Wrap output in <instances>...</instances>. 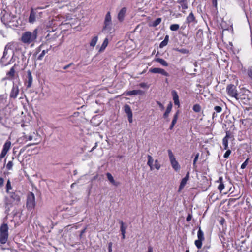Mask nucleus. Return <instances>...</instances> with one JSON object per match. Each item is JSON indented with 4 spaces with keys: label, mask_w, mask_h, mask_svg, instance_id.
<instances>
[{
    "label": "nucleus",
    "mask_w": 252,
    "mask_h": 252,
    "mask_svg": "<svg viewBox=\"0 0 252 252\" xmlns=\"http://www.w3.org/2000/svg\"><path fill=\"white\" fill-rule=\"evenodd\" d=\"M191 218H192V215L191 214H188V215L186 218L187 221H188V222L189 221L191 220Z\"/></svg>",
    "instance_id": "obj_56"
},
{
    "label": "nucleus",
    "mask_w": 252,
    "mask_h": 252,
    "mask_svg": "<svg viewBox=\"0 0 252 252\" xmlns=\"http://www.w3.org/2000/svg\"><path fill=\"white\" fill-rule=\"evenodd\" d=\"M172 107V104L171 103H170L168 104V106H167V107L166 108V111H165V112L164 114V117L166 118V117H168L169 114L170 113V112L171 111Z\"/></svg>",
    "instance_id": "obj_35"
},
{
    "label": "nucleus",
    "mask_w": 252,
    "mask_h": 252,
    "mask_svg": "<svg viewBox=\"0 0 252 252\" xmlns=\"http://www.w3.org/2000/svg\"><path fill=\"white\" fill-rule=\"evenodd\" d=\"M32 80L33 79L31 71L30 70H29L27 71V79L25 82L27 88H29L31 87L32 83Z\"/></svg>",
    "instance_id": "obj_14"
},
{
    "label": "nucleus",
    "mask_w": 252,
    "mask_h": 252,
    "mask_svg": "<svg viewBox=\"0 0 252 252\" xmlns=\"http://www.w3.org/2000/svg\"><path fill=\"white\" fill-rule=\"evenodd\" d=\"M36 12L33 9H32L30 13V15L29 18V22L31 23H33L36 20L35 16Z\"/></svg>",
    "instance_id": "obj_22"
},
{
    "label": "nucleus",
    "mask_w": 252,
    "mask_h": 252,
    "mask_svg": "<svg viewBox=\"0 0 252 252\" xmlns=\"http://www.w3.org/2000/svg\"><path fill=\"white\" fill-rule=\"evenodd\" d=\"M72 64V63H70V64H68V65H67L64 66L63 67V69H67V68H68V67H70Z\"/></svg>",
    "instance_id": "obj_61"
},
{
    "label": "nucleus",
    "mask_w": 252,
    "mask_h": 252,
    "mask_svg": "<svg viewBox=\"0 0 252 252\" xmlns=\"http://www.w3.org/2000/svg\"><path fill=\"white\" fill-rule=\"evenodd\" d=\"M198 157H199V154L197 153L196 154V155L195 156V157L194 159V160H193V165L195 166V163H196V162L197 161V160H198Z\"/></svg>",
    "instance_id": "obj_55"
},
{
    "label": "nucleus",
    "mask_w": 252,
    "mask_h": 252,
    "mask_svg": "<svg viewBox=\"0 0 252 252\" xmlns=\"http://www.w3.org/2000/svg\"><path fill=\"white\" fill-rule=\"evenodd\" d=\"M249 158H247L241 165V168L244 169L246 168L248 163Z\"/></svg>",
    "instance_id": "obj_46"
},
{
    "label": "nucleus",
    "mask_w": 252,
    "mask_h": 252,
    "mask_svg": "<svg viewBox=\"0 0 252 252\" xmlns=\"http://www.w3.org/2000/svg\"><path fill=\"white\" fill-rule=\"evenodd\" d=\"M155 61L159 63L161 65L163 66H167L168 65V63L167 62L162 58H156L155 59Z\"/></svg>",
    "instance_id": "obj_28"
},
{
    "label": "nucleus",
    "mask_w": 252,
    "mask_h": 252,
    "mask_svg": "<svg viewBox=\"0 0 252 252\" xmlns=\"http://www.w3.org/2000/svg\"><path fill=\"white\" fill-rule=\"evenodd\" d=\"M168 156L172 168L176 171H178L180 169V166L178 161L176 160L175 157L170 149L168 150Z\"/></svg>",
    "instance_id": "obj_7"
},
{
    "label": "nucleus",
    "mask_w": 252,
    "mask_h": 252,
    "mask_svg": "<svg viewBox=\"0 0 252 252\" xmlns=\"http://www.w3.org/2000/svg\"><path fill=\"white\" fill-rule=\"evenodd\" d=\"M10 146L11 142L9 141H7L3 145V150L8 152L10 148Z\"/></svg>",
    "instance_id": "obj_36"
},
{
    "label": "nucleus",
    "mask_w": 252,
    "mask_h": 252,
    "mask_svg": "<svg viewBox=\"0 0 252 252\" xmlns=\"http://www.w3.org/2000/svg\"><path fill=\"white\" fill-rule=\"evenodd\" d=\"M231 150H227L225 153L224 154L223 157L224 158H227L229 156L230 154H231Z\"/></svg>",
    "instance_id": "obj_50"
},
{
    "label": "nucleus",
    "mask_w": 252,
    "mask_h": 252,
    "mask_svg": "<svg viewBox=\"0 0 252 252\" xmlns=\"http://www.w3.org/2000/svg\"><path fill=\"white\" fill-rule=\"evenodd\" d=\"M149 72L152 73H159L165 76H169V74L164 69L161 68H151L149 70Z\"/></svg>",
    "instance_id": "obj_12"
},
{
    "label": "nucleus",
    "mask_w": 252,
    "mask_h": 252,
    "mask_svg": "<svg viewBox=\"0 0 252 252\" xmlns=\"http://www.w3.org/2000/svg\"><path fill=\"white\" fill-rule=\"evenodd\" d=\"M186 22L188 24V26H189L190 25H195L196 24H197V20H196L195 16L192 12H190L189 14L187 17Z\"/></svg>",
    "instance_id": "obj_11"
},
{
    "label": "nucleus",
    "mask_w": 252,
    "mask_h": 252,
    "mask_svg": "<svg viewBox=\"0 0 252 252\" xmlns=\"http://www.w3.org/2000/svg\"><path fill=\"white\" fill-rule=\"evenodd\" d=\"M144 93V92L141 90H134L127 92L126 93V95L130 96L137 94H143Z\"/></svg>",
    "instance_id": "obj_19"
},
{
    "label": "nucleus",
    "mask_w": 252,
    "mask_h": 252,
    "mask_svg": "<svg viewBox=\"0 0 252 252\" xmlns=\"http://www.w3.org/2000/svg\"><path fill=\"white\" fill-rule=\"evenodd\" d=\"M107 177L108 178V180L109 181V182L113 184L115 186H118L120 185V183L118 182H116L112 175L110 173H107L106 174Z\"/></svg>",
    "instance_id": "obj_20"
},
{
    "label": "nucleus",
    "mask_w": 252,
    "mask_h": 252,
    "mask_svg": "<svg viewBox=\"0 0 252 252\" xmlns=\"http://www.w3.org/2000/svg\"><path fill=\"white\" fill-rule=\"evenodd\" d=\"M189 172H188L187 174H186V176L184 178L182 179V180L180 183V185L179 188V191H181L184 188V187L185 186V185H186V184L187 183V181L189 180Z\"/></svg>",
    "instance_id": "obj_18"
},
{
    "label": "nucleus",
    "mask_w": 252,
    "mask_h": 252,
    "mask_svg": "<svg viewBox=\"0 0 252 252\" xmlns=\"http://www.w3.org/2000/svg\"><path fill=\"white\" fill-rule=\"evenodd\" d=\"M233 136L231 135V133L229 131H227L226 132V136L224 138H226V139H228L229 138H231Z\"/></svg>",
    "instance_id": "obj_48"
},
{
    "label": "nucleus",
    "mask_w": 252,
    "mask_h": 252,
    "mask_svg": "<svg viewBox=\"0 0 252 252\" xmlns=\"http://www.w3.org/2000/svg\"><path fill=\"white\" fill-rule=\"evenodd\" d=\"M35 205V196L32 192H29L27 195V206L29 209L33 208Z\"/></svg>",
    "instance_id": "obj_10"
},
{
    "label": "nucleus",
    "mask_w": 252,
    "mask_h": 252,
    "mask_svg": "<svg viewBox=\"0 0 252 252\" xmlns=\"http://www.w3.org/2000/svg\"><path fill=\"white\" fill-rule=\"evenodd\" d=\"M5 188H6V192L7 193H10V192H11L10 190H12V189L11 183V182L9 179H8L7 181Z\"/></svg>",
    "instance_id": "obj_30"
},
{
    "label": "nucleus",
    "mask_w": 252,
    "mask_h": 252,
    "mask_svg": "<svg viewBox=\"0 0 252 252\" xmlns=\"http://www.w3.org/2000/svg\"><path fill=\"white\" fill-rule=\"evenodd\" d=\"M15 69L14 67H12L11 68L10 71L7 73V76L9 79H12L15 74Z\"/></svg>",
    "instance_id": "obj_33"
},
{
    "label": "nucleus",
    "mask_w": 252,
    "mask_h": 252,
    "mask_svg": "<svg viewBox=\"0 0 252 252\" xmlns=\"http://www.w3.org/2000/svg\"><path fill=\"white\" fill-rule=\"evenodd\" d=\"M162 19L161 18H158L156 19L155 21L151 22L150 26L154 27H156L161 22Z\"/></svg>",
    "instance_id": "obj_31"
},
{
    "label": "nucleus",
    "mask_w": 252,
    "mask_h": 252,
    "mask_svg": "<svg viewBox=\"0 0 252 252\" xmlns=\"http://www.w3.org/2000/svg\"><path fill=\"white\" fill-rule=\"evenodd\" d=\"M168 43L163 40L159 45V47L162 48L167 45Z\"/></svg>",
    "instance_id": "obj_51"
},
{
    "label": "nucleus",
    "mask_w": 252,
    "mask_h": 252,
    "mask_svg": "<svg viewBox=\"0 0 252 252\" xmlns=\"http://www.w3.org/2000/svg\"><path fill=\"white\" fill-rule=\"evenodd\" d=\"M250 93L251 92L249 90L243 88L240 90V92L237 95L236 99L244 104H247L250 101Z\"/></svg>",
    "instance_id": "obj_2"
},
{
    "label": "nucleus",
    "mask_w": 252,
    "mask_h": 252,
    "mask_svg": "<svg viewBox=\"0 0 252 252\" xmlns=\"http://www.w3.org/2000/svg\"><path fill=\"white\" fill-rule=\"evenodd\" d=\"M174 50L176 51H178L181 53L184 54H188L189 53V50L185 49V48H181V49L176 48Z\"/></svg>",
    "instance_id": "obj_38"
},
{
    "label": "nucleus",
    "mask_w": 252,
    "mask_h": 252,
    "mask_svg": "<svg viewBox=\"0 0 252 252\" xmlns=\"http://www.w3.org/2000/svg\"><path fill=\"white\" fill-rule=\"evenodd\" d=\"M44 44H42L41 45H40L38 47V48L37 49V51H36V52L37 53L38 52H39L41 50V49L43 48L44 47Z\"/></svg>",
    "instance_id": "obj_57"
},
{
    "label": "nucleus",
    "mask_w": 252,
    "mask_h": 252,
    "mask_svg": "<svg viewBox=\"0 0 252 252\" xmlns=\"http://www.w3.org/2000/svg\"><path fill=\"white\" fill-rule=\"evenodd\" d=\"M9 113L8 110H0V122L3 119L6 118L9 115Z\"/></svg>",
    "instance_id": "obj_25"
},
{
    "label": "nucleus",
    "mask_w": 252,
    "mask_h": 252,
    "mask_svg": "<svg viewBox=\"0 0 252 252\" xmlns=\"http://www.w3.org/2000/svg\"><path fill=\"white\" fill-rule=\"evenodd\" d=\"M157 103L161 109H163L164 108L163 105L160 102L157 101Z\"/></svg>",
    "instance_id": "obj_60"
},
{
    "label": "nucleus",
    "mask_w": 252,
    "mask_h": 252,
    "mask_svg": "<svg viewBox=\"0 0 252 252\" xmlns=\"http://www.w3.org/2000/svg\"><path fill=\"white\" fill-rule=\"evenodd\" d=\"M124 110L125 113L127 115V116L129 119H131L132 116V113L130 107L128 105H125L124 106Z\"/></svg>",
    "instance_id": "obj_24"
},
{
    "label": "nucleus",
    "mask_w": 252,
    "mask_h": 252,
    "mask_svg": "<svg viewBox=\"0 0 252 252\" xmlns=\"http://www.w3.org/2000/svg\"><path fill=\"white\" fill-rule=\"evenodd\" d=\"M177 3L179 4V8H182V12L185 13V10L188 7L189 1L188 0H177Z\"/></svg>",
    "instance_id": "obj_13"
},
{
    "label": "nucleus",
    "mask_w": 252,
    "mask_h": 252,
    "mask_svg": "<svg viewBox=\"0 0 252 252\" xmlns=\"http://www.w3.org/2000/svg\"><path fill=\"white\" fill-rule=\"evenodd\" d=\"M120 223L121 224L120 230L121 234H125L126 226H124V223L122 221H120Z\"/></svg>",
    "instance_id": "obj_37"
},
{
    "label": "nucleus",
    "mask_w": 252,
    "mask_h": 252,
    "mask_svg": "<svg viewBox=\"0 0 252 252\" xmlns=\"http://www.w3.org/2000/svg\"><path fill=\"white\" fill-rule=\"evenodd\" d=\"M163 40L165 41V42H166L167 43H168V40H169V36L168 35H166L164 39Z\"/></svg>",
    "instance_id": "obj_64"
},
{
    "label": "nucleus",
    "mask_w": 252,
    "mask_h": 252,
    "mask_svg": "<svg viewBox=\"0 0 252 252\" xmlns=\"http://www.w3.org/2000/svg\"><path fill=\"white\" fill-rule=\"evenodd\" d=\"M213 4L214 6L216 7L217 5V0H212Z\"/></svg>",
    "instance_id": "obj_63"
},
{
    "label": "nucleus",
    "mask_w": 252,
    "mask_h": 252,
    "mask_svg": "<svg viewBox=\"0 0 252 252\" xmlns=\"http://www.w3.org/2000/svg\"><path fill=\"white\" fill-rule=\"evenodd\" d=\"M6 98L3 96H0V110H8L7 108Z\"/></svg>",
    "instance_id": "obj_16"
},
{
    "label": "nucleus",
    "mask_w": 252,
    "mask_h": 252,
    "mask_svg": "<svg viewBox=\"0 0 252 252\" xmlns=\"http://www.w3.org/2000/svg\"><path fill=\"white\" fill-rule=\"evenodd\" d=\"M126 10L127 9L126 7H123L119 12L118 14V19L120 22H122L124 20Z\"/></svg>",
    "instance_id": "obj_17"
},
{
    "label": "nucleus",
    "mask_w": 252,
    "mask_h": 252,
    "mask_svg": "<svg viewBox=\"0 0 252 252\" xmlns=\"http://www.w3.org/2000/svg\"><path fill=\"white\" fill-rule=\"evenodd\" d=\"M98 39V38L97 36L94 37L90 43V46L93 48L94 47L97 42Z\"/></svg>",
    "instance_id": "obj_32"
},
{
    "label": "nucleus",
    "mask_w": 252,
    "mask_h": 252,
    "mask_svg": "<svg viewBox=\"0 0 252 252\" xmlns=\"http://www.w3.org/2000/svg\"><path fill=\"white\" fill-rule=\"evenodd\" d=\"M139 86L142 88H145L147 87V85L145 83H141L139 84Z\"/></svg>",
    "instance_id": "obj_59"
},
{
    "label": "nucleus",
    "mask_w": 252,
    "mask_h": 252,
    "mask_svg": "<svg viewBox=\"0 0 252 252\" xmlns=\"http://www.w3.org/2000/svg\"><path fill=\"white\" fill-rule=\"evenodd\" d=\"M1 21L4 24H7L13 22L16 17L14 15H11L9 13L6 12L5 10L2 11L0 14Z\"/></svg>",
    "instance_id": "obj_6"
},
{
    "label": "nucleus",
    "mask_w": 252,
    "mask_h": 252,
    "mask_svg": "<svg viewBox=\"0 0 252 252\" xmlns=\"http://www.w3.org/2000/svg\"><path fill=\"white\" fill-rule=\"evenodd\" d=\"M19 92L18 86L16 84H14L10 94V97L13 98H16L19 94Z\"/></svg>",
    "instance_id": "obj_15"
},
{
    "label": "nucleus",
    "mask_w": 252,
    "mask_h": 252,
    "mask_svg": "<svg viewBox=\"0 0 252 252\" xmlns=\"http://www.w3.org/2000/svg\"><path fill=\"white\" fill-rule=\"evenodd\" d=\"M148 162H147V165L150 167V170L151 171L153 170L154 168V165H153V162L154 160L153 158L150 155H148Z\"/></svg>",
    "instance_id": "obj_26"
},
{
    "label": "nucleus",
    "mask_w": 252,
    "mask_h": 252,
    "mask_svg": "<svg viewBox=\"0 0 252 252\" xmlns=\"http://www.w3.org/2000/svg\"><path fill=\"white\" fill-rule=\"evenodd\" d=\"M51 48L52 46L50 45L49 49L43 50L41 53L40 54V55L38 56L37 60H42L45 55L48 52V51L51 49Z\"/></svg>",
    "instance_id": "obj_27"
},
{
    "label": "nucleus",
    "mask_w": 252,
    "mask_h": 252,
    "mask_svg": "<svg viewBox=\"0 0 252 252\" xmlns=\"http://www.w3.org/2000/svg\"><path fill=\"white\" fill-rule=\"evenodd\" d=\"M112 243L110 242L108 243V252H112Z\"/></svg>",
    "instance_id": "obj_52"
},
{
    "label": "nucleus",
    "mask_w": 252,
    "mask_h": 252,
    "mask_svg": "<svg viewBox=\"0 0 252 252\" xmlns=\"http://www.w3.org/2000/svg\"><path fill=\"white\" fill-rule=\"evenodd\" d=\"M97 145H98V142H95L94 146L90 150V152H92L93 150H94L97 147Z\"/></svg>",
    "instance_id": "obj_58"
},
{
    "label": "nucleus",
    "mask_w": 252,
    "mask_h": 252,
    "mask_svg": "<svg viewBox=\"0 0 252 252\" xmlns=\"http://www.w3.org/2000/svg\"><path fill=\"white\" fill-rule=\"evenodd\" d=\"M193 110L196 112H199L201 111V107L199 104H195L193 107Z\"/></svg>",
    "instance_id": "obj_43"
},
{
    "label": "nucleus",
    "mask_w": 252,
    "mask_h": 252,
    "mask_svg": "<svg viewBox=\"0 0 252 252\" xmlns=\"http://www.w3.org/2000/svg\"><path fill=\"white\" fill-rule=\"evenodd\" d=\"M7 151H4V150L2 149V151L0 154V158H2L3 157H4L5 155L7 154Z\"/></svg>",
    "instance_id": "obj_53"
},
{
    "label": "nucleus",
    "mask_w": 252,
    "mask_h": 252,
    "mask_svg": "<svg viewBox=\"0 0 252 252\" xmlns=\"http://www.w3.org/2000/svg\"><path fill=\"white\" fill-rule=\"evenodd\" d=\"M112 25L111 13L110 11H108L105 16L102 32H107V33L110 32L112 30Z\"/></svg>",
    "instance_id": "obj_4"
},
{
    "label": "nucleus",
    "mask_w": 252,
    "mask_h": 252,
    "mask_svg": "<svg viewBox=\"0 0 252 252\" xmlns=\"http://www.w3.org/2000/svg\"><path fill=\"white\" fill-rule=\"evenodd\" d=\"M11 58H12L9 59V54H8L7 47L6 46L5 47L3 56L0 60V63L2 65L6 66L10 63V61L11 60Z\"/></svg>",
    "instance_id": "obj_9"
},
{
    "label": "nucleus",
    "mask_w": 252,
    "mask_h": 252,
    "mask_svg": "<svg viewBox=\"0 0 252 252\" xmlns=\"http://www.w3.org/2000/svg\"><path fill=\"white\" fill-rule=\"evenodd\" d=\"M178 114L179 111H177L174 116V118L172 120L171 126H174L175 125L178 119Z\"/></svg>",
    "instance_id": "obj_40"
},
{
    "label": "nucleus",
    "mask_w": 252,
    "mask_h": 252,
    "mask_svg": "<svg viewBox=\"0 0 252 252\" xmlns=\"http://www.w3.org/2000/svg\"><path fill=\"white\" fill-rule=\"evenodd\" d=\"M172 95L175 105L179 106L180 102L179 100V96L177 92L175 90L172 91Z\"/></svg>",
    "instance_id": "obj_21"
},
{
    "label": "nucleus",
    "mask_w": 252,
    "mask_h": 252,
    "mask_svg": "<svg viewBox=\"0 0 252 252\" xmlns=\"http://www.w3.org/2000/svg\"><path fill=\"white\" fill-rule=\"evenodd\" d=\"M228 139H226V138H223L222 139V144L225 150H226L228 147Z\"/></svg>",
    "instance_id": "obj_41"
},
{
    "label": "nucleus",
    "mask_w": 252,
    "mask_h": 252,
    "mask_svg": "<svg viewBox=\"0 0 252 252\" xmlns=\"http://www.w3.org/2000/svg\"><path fill=\"white\" fill-rule=\"evenodd\" d=\"M217 182L219 183V185L218 187V189L221 192L225 187L223 182V178L222 177H220L218 180H217Z\"/></svg>",
    "instance_id": "obj_23"
},
{
    "label": "nucleus",
    "mask_w": 252,
    "mask_h": 252,
    "mask_svg": "<svg viewBox=\"0 0 252 252\" xmlns=\"http://www.w3.org/2000/svg\"><path fill=\"white\" fill-rule=\"evenodd\" d=\"M214 110L217 112V113H220L222 111V108L221 107L219 106H216L214 108Z\"/></svg>",
    "instance_id": "obj_49"
},
{
    "label": "nucleus",
    "mask_w": 252,
    "mask_h": 252,
    "mask_svg": "<svg viewBox=\"0 0 252 252\" xmlns=\"http://www.w3.org/2000/svg\"><path fill=\"white\" fill-rule=\"evenodd\" d=\"M148 252H153V248L152 247H151V246L148 247Z\"/></svg>",
    "instance_id": "obj_62"
},
{
    "label": "nucleus",
    "mask_w": 252,
    "mask_h": 252,
    "mask_svg": "<svg viewBox=\"0 0 252 252\" xmlns=\"http://www.w3.org/2000/svg\"><path fill=\"white\" fill-rule=\"evenodd\" d=\"M4 184V179L3 178L0 177V188H1L3 186Z\"/></svg>",
    "instance_id": "obj_54"
},
{
    "label": "nucleus",
    "mask_w": 252,
    "mask_h": 252,
    "mask_svg": "<svg viewBox=\"0 0 252 252\" xmlns=\"http://www.w3.org/2000/svg\"><path fill=\"white\" fill-rule=\"evenodd\" d=\"M202 241L199 240H196L195 241V245L198 249H200L202 245Z\"/></svg>",
    "instance_id": "obj_42"
},
{
    "label": "nucleus",
    "mask_w": 252,
    "mask_h": 252,
    "mask_svg": "<svg viewBox=\"0 0 252 252\" xmlns=\"http://www.w3.org/2000/svg\"><path fill=\"white\" fill-rule=\"evenodd\" d=\"M8 227L7 224H3L0 227V242L2 244H5L8 237Z\"/></svg>",
    "instance_id": "obj_5"
},
{
    "label": "nucleus",
    "mask_w": 252,
    "mask_h": 252,
    "mask_svg": "<svg viewBox=\"0 0 252 252\" xmlns=\"http://www.w3.org/2000/svg\"><path fill=\"white\" fill-rule=\"evenodd\" d=\"M155 167V168L156 169H157V170H159L160 168V164L158 162V160H156L155 161V164L154 165V167Z\"/></svg>",
    "instance_id": "obj_44"
},
{
    "label": "nucleus",
    "mask_w": 252,
    "mask_h": 252,
    "mask_svg": "<svg viewBox=\"0 0 252 252\" xmlns=\"http://www.w3.org/2000/svg\"><path fill=\"white\" fill-rule=\"evenodd\" d=\"M179 29V25L177 24H172L170 26V30L172 31H176Z\"/></svg>",
    "instance_id": "obj_39"
},
{
    "label": "nucleus",
    "mask_w": 252,
    "mask_h": 252,
    "mask_svg": "<svg viewBox=\"0 0 252 252\" xmlns=\"http://www.w3.org/2000/svg\"><path fill=\"white\" fill-rule=\"evenodd\" d=\"M35 136H36L35 133L34 132L33 135H31L28 136L27 137V139L28 140L31 141L32 140L35 139Z\"/></svg>",
    "instance_id": "obj_47"
},
{
    "label": "nucleus",
    "mask_w": 252,
    "mask_h": 252,
    "mask_svg": "<svg viewBox=\"0 0 252 252\" xmlns=\"http://www.w3.org/2000/svg\"><path fill=\"white\" fill-rule=\"evenodd\" d=\"M197 237L198 239L199 240L203 241L204 240V233L203 232L201 229L200 227H199V230L197 232Z\"/></svg>",
    "instance_id": "obj_34"
},
{
    "label": "nucleus",
    "mask_w": 252,
    "mask_h": 252,
    "mask_svg": "<svg viewBox=\"0 0 252 252\" xmlns=\"http://www.w3.org/2000/svg\"><path fill=\"white\" fill-rule=\"evenodd\" d=\"M226 92L227 94L231 97L236 99L238 94L236 87L233 84H229L226 87Z\"/></svg>",
    "instance_id": "obj_8"
},
{
    "label": "nucleus",
    "mask_w": 252,
    "mask_h": 252,
    "mask_svg": "<svg viewBox=\"0 0 252 252\" xmlns=\"http://www.w3.org/2000/svg\"><path fill=\"white\" fill-rule=\"evenodd\" d=\"M108 44V39L107 38H106L104 40L102 44L101 45V46L100 48L99 49V51L100 52L103 51L105 50V49L106 48V47L107 46Z\"/></svg>",
    "instance_id": "obj_29"
},
{
    "label": "nucleus",
    "mask_w": 252,
    "mask_h": 252,
    "mask_svg": "<svg viewBox=\"0 0 252 252\" xmlns=\"http://www.w3.org/2000/svg\"><path fill=\"white\" fill-rule=\"evenodd\" d=\"M8 194H9L10 200H9L8 198H6L5 200V204L7 207L9 208V207L11 206L13 204L18 203L20 201V197L16 192H10Z\"/></svg>",
    "instance_id": "obj_3"
},
{
    "label": "nucleus",
    "mask_w": 252,
    "mask_h": 252,
    "mask_svg": "<svg viewBox=\"0 0 252 252\" xmlns=\"http://www.w3.org/2000/svg\"><path fill=\"white\" fill-rule=\"evenodd\" d=\"M37 37V30L35 29L32 32L27 31L24 32L21 36V41L25 44L34 43Z\"/></svg>",
    "instance_id": "obj_1"
},
{
    "label": "nucleus",
    "mask_w": 252,
    "mask_h": 252,
    "mask_svg": "<svg viewBox=\"0 0 252 252\" xmlns=\"http://www.w3.org/2000/svg\"><path fill=\"white\" fill-rule=\"evenodd\" d=\"M13 165V162L12 161H9L6 165V168L8 170H11Z\"/></svg>",
    "instance_id": "obj_45"
}]
</instances>
